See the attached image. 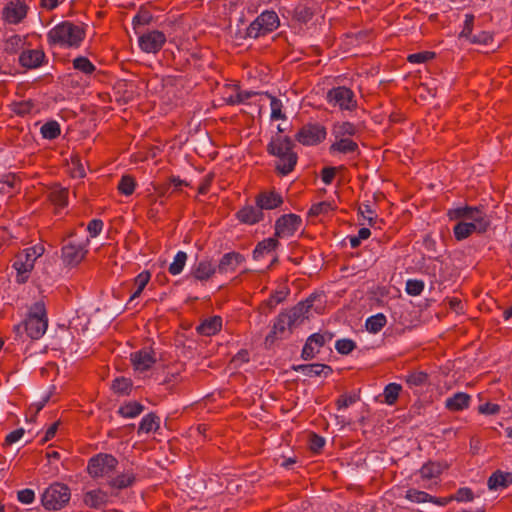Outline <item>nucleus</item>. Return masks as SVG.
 Listing matches in <instances>:
<instances>
[{
    "instance_id": "nucleus-31",
    "label": "nucleus",
    "mask_w": 512,
    "mask_h": 512,
    "mask_svg": "<svg viewBox=\"0 0 512 512\" xmlns=\"http://www.w3.org/2000/svg\"><path fill=\"white\" fill-rule=\"evenodd\" d=\"M108 495L101 489L88 491L84 494L83 502L86 506L98 509L107 502Z\"/></svg>"
},
{
    "instance_id": "nucleus-2",
    "label": "nucleus",
    "mask_w": 512,
    "mask_h": 512,
    "mask_svg": "<svg viewBox=\"0 0 512 512\" xmlns=\"http://www.w3.org/2000/svg\"><path fill=\"white\" fill-rule=\"evenodd\" d=\"M48 327V318L46 306L43 301L35 302L29 309L26 319L21 325L15 326V332L22 334L21 329L25 331L30 339H39L46 332Z\"/></svg>"
},
{
    "instance_id": "nucleus-59",
    "label": "nucleus",
    "mask_w": 512,
    "mask_h": 512,
    "mask_svg": "<svg viewBox=\"0 0 512 512\" xmlns=\"http://www.w3.org/2000/svg\"><path fill=\"white\" fill-rule=\"evenodd\" d=\"M468 40L473 44L487 45L493 41V35L488 31H480L477 34L471 35Z\"/></svg>"
},
{
    "instance_id": "nucleus-19",
    "label": "nucleus",
    "mask_w": 512,
    "mask_h": 512,
    "mask_svg": "<svg viewBox=\"0 0 512 512\" xmlns=\"http://www.w3.org/2000/svg\"><path fill=\"white\" fill-rule=\"evenodd\" d=\"M130 360L135 370L146 371L155 364L156 359L152 350L141 349L134 353H131Z\"/></svg>"
},
{
    "instance_id": "nucleus-3",
    "label": "nucleus",
    "mask_w": 512,
    "mask_h": 512,
    "mask_svg": "<svg viewBox=\"0 0 512 512\" xmlns=\"http://www.w3.org/2000/svg\"><path fill=\"white\" fill-rule=\"evenodd\" d=\"M70 498L71 491L68 485L54 482L44 490L41 503L46 510L57 511L64 508L69 503Z\"/></svg>"
},
{
    "instance_id": "nucleus-55",
    "label": "nucleus",
    "mask_w": 512,
    "mask_h": 512,
    "mask_svg": "<svg viewBox=\"0 0 512 512\" xmlns=\"http://www.w3.org/2000/svg\"><path fill=\"white\" fill-rule=\"evenodd\" d=\"M12 111L19 116H25L31 113L34 103L31 100L19 101L13 103Z\"/></svg>"
},
{
    "instance_id": "nucleus-25",
    "label": "nucleus",
    "mask_w": 512,
    "mask_h": 512,
    "mask_svg": "<svg viewBox=\"0 0 512 512\" xmlns=\"http://www.w3.org/2000/svg\"><path fill=\"white\" fill-rule=\"evenodd\" d=\"M279 162L276 164V172L282 176L291 173L298 161L297 153L293 150L285 153L284 156L278 157Z\"/></svg>"
},
{
    "instance_id": "nucleus-10",
    "label": "nucleus",
    "mask_w": 512,
    "mask_h": 512,
    "mask_svg": "<svg viewBox=\"0 0 512 512\" xmlns=\"http://www.w3.org/2000/svg\"><path fill=\"white\" fill-rule=\"evenodd\" d=\"M333 335L329 332L326 333H314L310 335L301 351V358L304 361H309L315 358L320 352V349L325 346L326 342L331 340Z\"/></svg>"
},
{
    "instance_id": "nucleus-24",
    "label": "nucleus",
    "mask_w": 512,
    "mask_h": 512,
    "mask_svg": "<svg viewBox=\"0 0 512 512\" xmlns=\"http://www.w3.org/2000/svg\"><path fill=\"white\" fill-rule=\"evenodd\" d=\"M471 397L464 392H457L445 401V407L451 412L462 411L469 407Z\"/></svg>"
},
{
    "instance_id": "nucleus-52",
    "label": "nucleus",
    "mask_w": 512,
    "mask_h": 512,
    "mask_svg": "<svg viewBox=\"0 0 512 512\" xmlns=\"http://www.w3.org/2000/svg\"><path fill=\"white\" fill-rule=\"evenodd\" d=\"M436 57V53L433 51H421L407 56V61L412 64H421Z\"/></svg>"
},
{
    "instance_id": "nucleus-51",
    "label": "nucleus",
    "mask_w": 512,
    "mask_h": 512,
    "mask_svg": "<svg viewBox=\"0 0 512 512\" xmlns=\"http://www.w3.org/2000/svg\"><path fill=\"white\" fill-rule=\"evenodd\" d=\"M476 208H477V206L473 207V206L465 205L464 207H457L453 210H450L448 215H449L450 219L464 218V219L470 220V216L473 215Z\"/></svg>"
},
{
    "instance_id": "nucleus-56",
    "label": "nucleus",
    "mask_w": 512,
    "mask_h": 512,
    "mask_svg": "<svg viewBox=\"0 0 512 512\" xmlns=\"http://www.w3.org/2000/svg\"><path fill=\"white\" fill-rule=\"evenodd\" d=\"M325 445V439L315 432L309 434V449L313 453H320Z\"/></svg>"
},
{
    "instance_id": "nucleus-40",
    "label": "nucleus",
    "mask_w": 512,
    "mask_h": 512,
    "mask_svg": "<svg viewBox=\"0 0 512 512\" xmlns=\"http://www.w3.org/2000/svg\"><path fill=\"white\" fill-rule=\"evenodd\" d=\"M136 478L133 473L121 474L109 481V485L116 489H125L134 484Z\"/></svg>"
},
{
    "instance_id": "nucleus-12",
    "label": "nucleus",
    "mask_w": 512,
    "mask_h": 512,
    "mask_svg": "<svg viewBox=\"0 0 512 512\" xmlns=\"http://www.w3.org/2000/svg\"><path fill=\"white\" fill-rule=\"evenodd\" d=\"M293 325L289 321V317H287L286 313H280L274 321L273 327L269 334L265 338V346L270 348L277 339L283 338L286 329L291 330Z\"/></svg>"
},
{
    "instance_id": "nucleus-53",
    "label": "nucleus",
    "mask_w": 512,
    "mask_h": 512,
    "mask_svg": "<svg viewBox=\"0 0 512 512\" xmlns=\"http://www.w3.org/2000/svg\"><path fill=\"white\" fill-rule=\"evenodd\" d=\"M359 400H360V392H358L357 394H350V395L342 394L337 398L335 405H336L337 409L340 410V409L349 407L350 405L356 403Z\"/></svg>"
},
{
    "instance_id": "nucleus-13",
    "label": "nucleus",
    "mask_w": 512,
    "mask_h": 512,
    "mask_svg": "<svg viewBox=\"0 0 512 512\" xmlns=\"http://www.w3.org/2000/svg\"><path fill=\"white\" fill-rule=\"evenodd\" d=\"M18 61L25 69H36L45 63L46 54L42 49H25L20 53Z\"/></svg>"
},
{
    "instance_id": "nucleus-23",
    "label": "nucleus",
    "mask_w": 512,
    "mask_h": 512,
    "mask_svg": "<svg viewBox=\"0 0 512 512\" xmlns=\"http://www.w3.org/2000/svg\"><path fill=\"white\" fill-rule=\"evenodd\" d=\"M68 188L62 187L60 184H54L50 187L47 194V199L59 208H64L68 205Z\"/></svg>"
},
{
    "instance_id": "nucleus-46",
    "label": "nucleus",
    "mask_w": 512,
    "mask_h": 512,
    "mask_svg": "<svg viewBox=\"0 0 512 512\" xmlns=\"http://www.w3.org/2000/svg\"><path fill=\"white\" fill-rule=\"evenodd\" d=\"M429 375L423 371H414L406 376V383L409 387L423 386L428 383Z\"/></svg>"
},
{
    "instance_id": "nucleus-49",
    "label": "nucleus",
    "mask_w": 512,
    "mask_h": 512,
    "mask_svg": "<svg viewBox=\"0 0 512 512\" xmlns=\"http://www.w3.org/2000/svg\"><path fill=\"white\" fill-rule=\"evenodd\" d=\"M187 260V254L183 251L177 252L174 261L170 264L168 271L172 275H178L182 272Z\"/></svg>"
},
{
    "instance_id": "nucleus-37",
    "label": "nucleus",
    "mask_w": 512,
    "mask_h": 512,
    "mask_svg": "<svg viewBox=\"0 0 512 512\" xmlns=\"http://www.w3.org/2000/svg\"><path fill=\"white\" fill-rule=\"evenodd\" d=\"M111 389L119 395H129L132 390V380L126 377H117L112 381Z\"/></svg>"
},
{
    "instance_id": "nucleus-63",
    "label": "nucleus",
    "mask_w": 512,
    "mask_h": 512,
    "mask_svg": "<svg viewBox=\"0 0 512 512\" xmlns=\"http://www.w3.org/2000/svg\"><path fill=\"white\" fill-rule=\"evenodd\" d=\"M453 233L457 241H462L472 235L467 229L464 221H460L454 226Z\"/></svg>"
},
{
    "instance_id": "nucleus-42",
    "label": "nucleus",
    "mask_w": 512,
    "mask_h": 512,
    "mask_svg": "<svg viewBox=\"0 0 512 512\" xmlns=\"http://www.w3.org/2000/svg\"><path fill=\"white\" fill-rule=\"evenodd\" d=\"M150 278H151V274L149 271H146V270L142 271L141 273H139L136 276V278L134 279V284L137 288L134 291V293L131 295L129 301H132L141 295L142 291L144 290V288L150 281Z\"/></svg>"
},
{
    "instance_id": "nucleus-29",
    "label": "nucleus",
    "mask_w": 512,
    "mask_h": 512,
    "mask_svg": "<svg viewBox=\"0 0 512 512\" xmlns=\"http://www.w3.org/2000/svg\"><path fill=\"white\" fill-rule=\"evenodd\" d=\"M279 245V239L276 238L275 235L258 242L253 250V259L258 260L259 258L263 257L265 253L275 251Z\"/></svg>"
},
{
    "instance_id": "nucleus-38",
    "label": "nucleus",
    "mask_w": 512,
    "mask_h": 512,
    "mask_svg": "<svg viewBox=\"0 0 512 512\" xmlns=\"http://www.w3.org/2000/svg\"><path fill=\"white\" fill-rule=\"evenodd\" d=\"M135 188L136 180L130 174L123 175L117 185L119 193L125 196L132 195L135 191Z\"/></svg>"
},
{
    "instance_id": "nucleus-28",
    "label": "nucleus",
    "mask_w": 512,
    "mask_h": 512,
    "mask_svg": "<svg viewBox=\"0 0 512 512\" xmlns=\"http://www.w3.org/2000/svg\"><path fill=\"white\" fill-rule=\"evenodd\" d=\"M336 141L332 143L329 147V151L331 153L338 152L342 154L354 153L359 150V146L357 142L354 140L344 137V138H335Z\"/></svg>"
},
{
    "instance_id": "nucleus-14",
    "label": "nucleus",
    "mask_w": 512,
    "mask_h": 512,
    "mask_svg": "<svg viewBox=\"0 0 512 512\" xmlns=\"http://www.w3.org/2000/svg\"><path fill=\"white\" fill-rule=\"evenodd\" d=\"M28 6L19 0L9 2L2 11L3 19L11 24L20 23L27 15Z\"/></svg>"
},
{
    "instance_id": "nucleus-35",
    "label": "nucleus",
    "mask_w": 512,
    "mask_h": 512,
    "mask_svg": "<svg viewBox=\"0 0 512 512\" xmlns=\"http://www.w3.org/2000/svg\"><path fill=\"white\" fill-rule=\"evenodd\" d=\"M443 472V466L439 462L428 461L425 463L419 473L423 479H433L439 477Z\"/></svg>"
},
{
    "instance_id": "nucleus-48",
    "label": "nucleus",
    "mask_w": 512,
    "mask_h": 512,
    "mask_svg": "<svg viewBox=\"0 0 512 512\" xmlns=\"http://www.w3.org/2000/svg\"><path fill=\"white\" fill-rule=\"evenodd\" d=\"M335 209L336 207H334L332 203L328 201H322L319 203H315L310 207L308 211V216L317 217L321 214H328L329 212L334 211Z\"/></svg>"
},
{
    "instance_id": "nucleus-4",
    "label": "nucleus",
    "mask_w": 512,
    "mask_h": 512,
    "mask_svg": "<svg viewBox=\"0 0 512 512\" xmlns=\"http://www.w3.org/2000/svg\"><path fill=\"white\" fill-rule=\"evenodd\" d=\"M279 25L280 21L277 13L266 10L250 23L246 29V37L257 39L273 32Z\"/></svg>"
},
{
    "instance_id": "nucleus-7",
    "label": "nucleus",
    "mask_w": 512,
    "mask_h": 512,
    "mask_svg": "<svg viewBox=\"0 0 512 512\" xmlns=\"http://www.w3.org/2000/svg\"><path fill=\"white\" fill-rule=\"evenodd\" d=\"M327 101L341 110L353 111L357 108V100L354 92L345 86H338L327 92Z\"/></svg>"
},
{
    "instance_id": "nucleus-34",
    "label": "nucleus",
    "mask_w": 512,
    "mask_h": 512,
    "mask_svg": "<svg viewBox=\"0 0 512 512\" xmlns=\"http://www.w3.org/2000/svg\"><path fill=\"white\" fill-rule=\"evenodd\" d=\"M160 428V418L156 413L150 412L142 418L138 427V433H150L151 431H157Z\"/></svg>"
},
{
    "instance_id": "nucleus-17",
    "label": "nucleus",
    "mask_w": 512,
    "mask_h": 512,
    "mask_svg": "<svg viewBox=\"0 0 512 512\" xmlns=\"http://www.w3.org/2000/svg\"><path fill=\"white\" fill-rule=\"evenodd\" d=\"M283 197L275 190L262 191L255 197V203L261 211L272 210L280 207L283 204Z\"/></svg>"
},
{
    "instance_id": "nucleus-32",
    "label": "nucleus",
    "mask_w": 512,
    "mask_h": 512,
    "mask_svg": "<svg viewBox=\"0 0 512 512\" xmlns=\"http://www.w3.org/2000/svg\"><path fill=\"white\" fill-rule=\"evenodd\" d=\"M357 133V126L349 121L336 122L332 126V134L335 138L351 137Z\"/></svg>"
},
{
    "instance_id": "nucleus-44",
    "label": "nucleus",
    "mask_w": 512,
    "mask_h": 512,
    "mask_svg": "<svg viewBox=\"0 0 512 512\" xmlns=\"http://www.w3.org/2000/svg\"><path fill=\"white\" fill-rule=\"evenodd\" d=\"M402 386L397 383H390L384 388V398L388 405H393L397 402Z\"/></svg>"
},
{
    "instance_id": "nucleus-15",
    "label": "nucleus",
    "mask_w": 512,
    "mask_h": 512,
    "mask_svg": "<svg viewBox=\"0 0 512 512\" xmlns=\"http://www.w3.org/2000/svg\"><path fill=\"white\" fill-rule=\"evenodd\" d=\"M315 296H309L305 301L299 302L297 305L292 307L289 311H285L289 321L293 326H297L303 322L304 319L308 318V313L313 306Z\"/></svg>"
},
{
    "instance_id": "nucleus-41",
    "label": "nucleus",
    "mask_w": 512,
    "mask_h": 512,
    "mask_svg": "<svg viewBox=\"0 0 512 512\" xmlns=\"http://www.w3.org/2000/svg\"><path fill=\"white\" fill-rule=\"evenodd\" d=\"M73 68L77 71L84 73L85 75H91L95 72V65L84 56H78L73 60Z\"/></svg>"
},
{
    "instance_id": "nucleus-47",
    "label": "nucleus",
    "mask_w": 512,
    "mask_h": 512,
    "mask_svg": "<svg viewBox=\"0 0 512 512\" xmlns=\"http://www.w3.org/2000/svg\"><path fill=\"white\" fill-rule=\"evenodd\" d=\"M152 20L151 12L145 6H140L138 13L133 17L132 24L136 28L137 26L148 25Z\"/></svg>"
},
{
    "instance_id": "nucleus-8",
    "label": "nucleus",
    "mask_w": 512,
    "mask_h": 512,
    "mask_svg": "<svg viewBox=\"0 0 512 512\" xmlns=\"http://www.w3.org/2000/svg\"><path fill=\"white\" fill-rule=\"evenodd\" d=\"M88 243L89 239L85 242L69 240L61 249L63 262L68 266H77L88 253L86 248Z\"/></svg>"
},
{
    "instance_id": "nucleus-5",
    "label": "nucleus",
    "mask_w": 512,
    "mask_h": 512,
    "mask_svg": "<svg viewBox=\"0 0 512 512\" xmlns=\"http://www.w3.org/2000/svg\"><path fill=\"white\" fill-rule=\"evenodd\" d=\"M117 465L118 460L115 456L108 453H99L89 459L87 472L91 477L98 478L113 472Z\"/></svg>"
},
{
    "instance_id": "nucleus-61",
    "label": "nucleus",
    "mask_w": 512,
    "mask_h": 512,
    "mask_svg": "<svg viewBox=\"0 0 512 512\" xmlns=\"http://www.w3.org/2000/svg\"><path fill=\"white\" fill-rule=\"evenodd\" d=\"M474 20H475V17L473 14L465 15L464 27H463L462 31L460 32L459 37L466 38L467 40L471 37Z\"/></svg>"
},
{
    "instance_id": "nucleus-27",
    "label": "nucleus",
    "mask_w": 512,
    "mask_h": 512,
    "mask_svg": "<svg viewBox=\"0 0 512 512\" xmlns=\"http://www.w3.org/2000/svg\"><path fill=\"white\" fill-rule=\"evenodd\" d=\"M512 484V473L503 472L496 470L491 474L487 481L488 488L490 490H496L498 488H507Z\"/></svg>"
},
{
    "instance_id": "nucleus-30",
    "label": "nucleus",
    "mask_w": 512,
    "mask_h": 512,
    "mask_svg": "<svg viewBox=\"0 0 512 512\" xmlns=\"http://www.w3.org/2000/svg\"><path fill=\"white\" fill-rule=\"evenodd\" d=\"M288 294V288L274 291L270 297L260 305L261 312L265 314L271 312L278 304L285 300Z\"/></svg>"
},
{
    "instance_id": "nucleus-20",
    "label": "nucleus",
    "mask_w": 512,
    "mask_h": 512,
    "mask_svg": "<svg viewBox=\"0 0 512 512\" xmlns=\"http://www.w3.org/2000/svg\"><path fill=\"white\" fill-rule=\"evenodd\" d=\"M235 216L240 223L247 225H254L264 219V213L257 205H246L238 210Z\"/></svg>"
},
{
    "instance_id": "nucleus-9",
    "label": "nucleus",
    "mask_w": 512,
    "mask_h": 512,
    "mask_svg": "<svg viewBox=\"0 0 512 512\" xmlns=\"http://www.w3.org/2000/svg\"><path fill=\"white\" fill-rule=\"evenodd\" d=\"M302 225V218L297 214H284L275 221L276 238H284L294 235Z\"/></svg>"
},
{
    "instance_id": "nucleus-60",
    "label": "nucleus",
    "mask_w": 512,
    "mask_h": 512,
    "mask_svg": "<svg viewBox=\"0 0 512 512\" xmlns=\"http://www.w3.org/2000/svg\"><path fill=\"white\" fill-rule=\"evenodd\" d=\"M424 289V283L421 280H408L406 282V292L411 296H418Z\"/></svg>"
},
{
    "instance_id": "nucleus-54",
    "label": "nucleus",
    "mask_w": 512,
    "mask_h": 512,
    "mask_svg": "<svg viewBox=\"0 0 512 512\" xmlns=\"http://www.w3.org/2000/svg\"><path fill=\"white\" fill-rule=\"evenodd\" d=\"M356 348V343L348 338L339 339L335 343V349L339 354L348 355Z\"/></svg>"
},
{
    "instance_id": "nucleus-58",
    "label": "nucleus",
    "mask_w": 512,
    "mask_h": 512,
    "mask_svg": "<svg viewBox=\"0 0 512 512\" xmlns=\"http://www.w3.org/2000/svg\"><path fill=\"white\" fill-rule=\"evenodd\" d=\"M452 498L457 502H470L474 499V493L468 487H461L452 495Z\"/></svg>"
},
{
    "instance_id": "nucleus-39",
    "label": "nucleus",
    "mask_w": 512,
    "mask_h": 512,
    "mask_svg": "<svg viewBox=\"0 0 512 512\" xmlns=\"http://www.w3.org/2000/svg\"><path fill=\"white\" fill-rule=\"evenodd\" d=\"M386 316L382 313L369 317L366 320L365 327L370 333H378L386 325Z\"/></svg>"
},
{
    "instance_id": "nucleus-16",
    "label": "nucleus",
    "mask_w": 512,
    "mask_h": 512,
    "mask_svg": "<svg viewBox=\"0 0 512 512\" xmlns=\"http://www.w3.org/2000/svg\"><path fill=\"white\" fill-rule=\"evenodd\" d=\"M295 144L289 136L275 135L268 143L266 150L268 154L275 157H282L285 153L293 150Z\"/></svg>"
},
{
    "instance_id": "nucleus-22",
    "label": "nucleus",
    "mask_w": 512,
    "mask_h": 512,
    "mask_svg": "<svg viewBox=\"0 0 512 512\" xmlns=\"http://www.w3.org/2000/svg\"><path fill=\"white\" fill-rule=\"evenodd\" d=\"M217 267L209 259H203L195 264L191 270L190 276L195 280L208 281L216 273Z\"/></svg>"
},
{
    "instance_id": "nucleus-50",
    "label": "nucleus",
    "mask_w": 512,
    "mask_h": 512,
    "mask_svg": "<svg viewBox=\"0 0 512 512\" xmlns=\"http://www.w3.org/2000/svg\"><path fill=\"white\" fill-rule=\"evenodd\" d=\"M266 95L270 99V106H271V119L272 120H279V119H285L286 115L282 112V102L277 97L269 94L266 92Z\"/></svg>"
},
{
    "instance_id": "nucleus-45",
    "label": "nucleus",
    "mask_w": 512,
    "mask_h": 512,
    "mask_svg": "<svg viewBox=\"0 0 512 512\" xmlns=\"http://www.w3.org/2000/svg\"><path fill=\"white\" fill-rule=\"evenodd\" d=\"M313 16V9L306 5H298L295 7L293 11V19L297 20L300 23L309 22L313 18Z\"/></svg>"
},
{
    "instance_id": "nucleus-57",
    "label": "nucleus",
    "mask_w": 512,
    "mask_h": 512,
    "mask_svg": "<svg viewBox=\"0 0 512 512\" xmlns=\"http://www.w3.org/2000/svg\"><path fill=\"white\" fill-rule=\"evenodd\" d=\"M13 267L18 273V277L24 273L30 272L34 267V260L24 261L22 255L17 256V259L13 263Z\"/></svg>"
},
{
    "instance_id": "nucleus-6",
    "label": "nucleus",
    "mask_w": 512,
    "mask_h": 512,
    "mask_svg": "<svg viewBox=\"0 0 512 512\" xmlns=\"http://www.w3.org/2000/svg\"><path fill=\"white\" fill-rule=\"evenodd\" d=\"M327 136L325 126L320 123H307L295 134V140L304 146H315L322 143Z\"/></svg>"
},
{
    "instance_id": "nucleus-26",
    "label": "nucleus",
    "mask_w": 512,
    "mask_h": 512,
    "mask_svg": "<svg viewBox=\"0 0 512 512\" xmlns=\"http://www.w3.org/2000/svg\"><path fill=\"white\" fill-rule=\"evenodd\" d=\"M222 328V318L213 316L202 321L196 328L200 335L212 336L218 333Z\"/></svg>"
},
{
    "instance_id": "nucleus-1",
    "label": "nucleus",
    "mask_w": 512,
    "mask_h": 512,
    "mask_svg": "<svg viewBox=\"0 0 512 512\" xmlns=\"http://www.w3.org/2000/svg\"><path fill=\"white\" fill-rule=\"evenodd\" d=\"M85 36L86 31L82 26L63 21L48 32L47 40L50 45L78 48Z\"/></svg>"
},
{
    "instance_id": "nucleus-21",
    "label": "nucleus",
    "mask_w": 512,
    "mask_h": 512,
    "mask_svg": "<svg viewBox=\"0 0 512 512\" xmlns=\"http://www.w3.org/2000/svg\"><path fill=\"white\" fill-rule=\"evenodd\" d=\"M291 368L294 371H301L309 377L324 376L326 378L333 373V368L330 365L321 363L299 364L293 365Z\"/></svg>"
},
{
    "instance_id": "nucleus-11",
    "label": "nucleus",
    "mask_w": 512,
    "mask_h": 512,
    "mask_svg": "<svg viewBox=\"0 0 512 512\" xmlns=\"http://www.w3.org/2000/svg\"><path fill=\"white\" fill-rule=\"evenodd\" d=\"M165 43L166 36L159 30H152L139 37V47L146 53H158Z\"/></svg>"
},
{
    "instance_id": "nucleus-18",
    "label": "nucleus",
    "mask_w": 512,
    "mask_h": 512,
    "mask_svg": "<svg viewBox=\"0 0 512 512\" xmlns=\"http://www.w3.org/2000/svg\"><path fill=\"white\" fill-rule=\"evenodd\" d=\"M245 261L244 255L239 252L232 251L224 254L220 259L217 267V271L220 274L235 272L237 267Z\"/></svg>"
},
{
    "instance_id": "nucleus-62",
    "label": "nucleus",
    "mask_w": 512,
    "mask_h": 512,
    "mask_svg": "<svg viewBox=\"0 0 512 512\" xmlns=\"http://www.w3.org/2000/svg\"><path fill=\"white\" fill-rule=\"evenodd\" d=\"M22 44V38L19 35H13L7 39L5 43V51L9 54L17 53L19 47Z\"/></svg>"
},
{
    "instance_id": "nucleus-33",
    "label": "nucleus",
    "mask_w": 512,
    "mask_h": 512,
    "mask_svg": "<svg viewBox=\"0 0 512 512\" xmlns=\"http://www.w3.org/2000/svg\"><path fill=\"white\" fill-rule=\"evenodd\" d=\"M470 220L477 224L479 234L487 232L491 226V218L485 213L483 206H477Z\"/></svg>"
},
{
    "instance_id": "nucleus-36",
    "label": "nucleus",
    "mask_w": 512,
    "mask_h": 512,
    "mask_svg": "<svg viewBox=\"0 0 512 512\" xmlns=\"http://www.w3.org/2000/svg\"><path fill=\"white\" fill-rule=\"evenodd\" d=\"M144 410V406L137 402L131 401L120 406L118 413L124 418H134L141 414Z\"/></svg>"
},
{
    "instance_id": "nucleus-43",
    "label": "nucleus",
    "mask_w": 512,
    "mask_h": 512,
    "mask_svg": "<svg viewBox=\"0 0 512 512\" xmlns=\"http://www.w3.org/2000/svg\"><path fill=\"white\" fill-rule=\"evenodd\" d=\"M61 133L60 125L57 121L51 120L41 127L42 137L45 139H56Z\"/></svg>"
},
{
    "instance_id": "nucleus-64",
    "label": "nucleus",
    "mask_w": 512,
    "mask_h": 512,
    "mask_svg": "<svg viewBox=\"0 0 512 512\" xmlns=\"http://www.w3.org/2000/svg\"><path fill=\"white\" fill-rule=\"evenodd\" d=\"M337 170H338L337 167H332V166L324 167L321 170V179H322V181L326 185H330L333 182V180H334V178L336 176Z\"/></svg>"
}]
</instances>
